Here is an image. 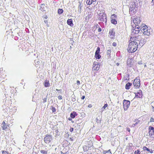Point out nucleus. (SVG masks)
Masks as SVG:
<instances>
[{
	"label": "nucleus",
	"instance_id": "1",
	"mask_svg": "<svg viewBox=\"0 0 154 154\" xmlns=\"http://www.w3.org/2000/svg\"><path fill=\"white\" fill-rule=\"evenodd\" d=\"M133 38H130L129 41V44L128 47V51L129 53H132L135 52L138 46V42L133 41Z\"/></svg>",
	"mask_w": 154,
	"mask_h": 154
},
{
	"label": "nucleus",
	"instance_id": "2",
	"mask_svg": "<svg viewBox=\"0 0 154 154\" xmlns=\"http://www.w3.org/2000/svg\"><path fill=\"white\" fill-rule=\"evenodd\" d=\"M137 9V3L131 2L130 4L129 13L131 15H133L136 12Z\"/></svg>",
	"mask_w": 154,
	"mask_h": 154
},
{
	"label": "nucleus",
	"instance_id": "3",
	"mask_svg": "<svg viewBox=\"0 0 154 154\" xmlns=\"http://www.w3.org/2000/svg\"><path fill=\"white\" fill-rule=\"evenodd\" d=\"M140 27H141L140 30L143 32L144 35H150V30L148 29V27L146 25L143 24H141Z\"/></svg>",
	"mask_w": 154,
	"mask_h": 154
},
{
	"label": "nucleus",
	"instance_id": "4",
	"mask_svg": "<svg viewBox=\"0 0 154 154\" xmlns=\"http://www.w3.org/2000/svg\"><path fill=\"white\" fill-rule=\"evenodd\" d=\"M98 19L101 21H105L106 23L107 21V17L106 14L104 13H100L98 14Z\"/></svg>",
	"mask_w": 154,
	"mask_h": 154
},
{
	"label": "nucleus",
	"instance_id": "5",
	"mask_svg": "<svg viewBox=\"0 0 154 154\" xmlns=\"http://www.w3.org/2000/svg\"><path fill=\"white\" fill-rule=\"evenodd\" d=\"M141 28V27H140V25H135V28L134 29V27H133V31H132V33L133 35L138 33L140 31L139 29L140 30Z\"/></svg>",
	"mask_w": 154,
	"mask_h": 154
},
{
	"label": "nucleus",
	"instance_id": "6",
	"mask_svg": "<svg viewBox=\"0 0 154 154\" xmlns=\"http://www.w3.org/2000/svg\"><path fill=\"white\" fill-rule=\"evenodd\" d=\"M130 101L129 100H124L123 101V106L125 110H126L129 108L130 104Z\"/></svg>",
	"mask_w": 154,
	"mask_h": 154
},
{
	"label": "nucleus",
	"instance_id": "7",
	"mask_svg": "<svg viewBox=\"0 0 154 154\" xmlns=\"http://www.w3.org/2000/svg\"><path fill=\"white\" fill-rule=\"evenodd\" d=\"M52 140V136L50 135H46L44 138V140L46 143H49Z\"/></svg>",
	"mask_w": 154,
	"mask_h": 154
},
{
	"label": "nucleus",
	"instance_id": "8",
	"mask_svg": "<svg viewBox=\"0 0 154 154\" xmlns=\"http://www.w3.org/2000/svg\"><path fill=\"white\" fill-rule=\"evenodd\" d=\"M149 135L152 138H154V128L150 126L149 127Z\"/></svg>",
	"mask_w": 154,
	"mask_h": 154
},
{
	"label": "nucleus",
	"instance_id": "9",
	"mask_svg": "<svg viewBox=\"0 0 154 154\" xmlns=\"http://www.w3.org/2000/svg\"><path fill=\"white\" fill-rule=\"evenodd\" d=\"M144 38V35H138L136 36L135 38L133 37L132 38H133V41H136L138 43L140 40H141L142 39V38Z\"/></svg>",
	"mask_w": 154,
	"mask_h": 154
},
{
	"label": "nucleus",
	"instance_id": "10",
	"mask_svg": "<svg viewBox=\"0 0 154 154\" xmlns=\"http://www.w3.org/2000/svg\"><path fill=\"white\" fill-rule=\"evenodd\" d=\"M140 80L139 79H136L134 80L133 85L136 88H139L140 86Z\"/></svg>",
	"mask_w": 154,
	"mask_h": 154
},
{
	"label": "nucleus",
	"instance_id": "11",
	"mask_svg": "<svg viewBox=\"0 0 154 154\" xmlns=\"http://www.w3.org/2000/svg\"><path fill=\"white\" fill-rule=\"evenodd\" d=\"M100 48L99 47H98L95 53V57L96 58L100 59L101 57V56L99 54Z\"/></svg>",
	"mask_w": 154,
	"mask_h": 154
},
{
	"label": "nucleus",
	"instance_id": "12",
	"mask_svg": "<svg viewBox=\"0 0 154 154\" xmlns=\"http://www.w3.org/2000/svg\"><path fill=\"white\" fill-rule=\"evenodd\" d=\"M140 17H137L134 19L133 20L134 23L136 25H140Z\"/></svg>",
	"mask_w": 154,
	"mask_h": 154
},
{
	"label": "nucleus",
	"instance_id": "13",
	"mask_svg": "<svg viewBox=\"0 0 154 154\" xmlns=\"http://www.w3.org/2000/svg\"><path fill=\"white\" fill-rule=\"evenodd\" d=\"M100 64V63L98 64L97 62H94L93 64V69L95 70H98L99 69Z\"/></svg>",
	"mask_w": 154,
	"mask_h": 154
},
{
	"label": "nucleus",
	"instance_id": "14",
	"mask_svg": "<svg viewBox=\"0 0 154 154\" xmlns=\"http://www.w3.org/2000/svg\"><path fill=\"white\" fill-rule=\"evenodd\" d=\"M109 34L110 38H113L115 34V32L114 31V29H112L110 30Z\"/></svg>",
	"mask_w": 154,
	"mask_h": 154
},
{
	"label": "nucleus",
	"instance_id": "15",
	"mask_svg": "<svg viewBox=\"0 0 154 154\" xmlns=\"http://www.w3.org/2000/svg\"><path fill=\"white\" fill-rule=\"evenodd\" d=\"M135 97L137 98H141L142 97V91L139 90L137 93H135Z\"/></svg>",
	"mask_w": 154,
	"mask_h": 154
},
{
	"label": "nucleus",
	"instance_id": "16",
	"mask_svg": "<svg viewBox=\"0 0 154 154\" xmlns=\"http://www.w3.org/2000/svg\"><path fill=\"white\" fill-rule=\"evenodd\" d=\"M146 40H145L144 38H143L141 40H140L139 41V43L138 45V46H139L140 47H142L143 45V44H144V43L146 42Z\"/></svg>",
	"mask_w": 154,
	"mask_h": 154
},
{
	"label": "nucleus",
	"instance_id": "17",
	"mask_svg": "<svg viewBox=\"0 0 154 154\" xmlns=\"http://www.w3.org/2000/svg\"><path fill=\"white\" fill-rule=\"evenodd\" d=\"M143 149L144 150H146L148 152L150 153H152L153 151H154V148L151 149H149V148H147L146 146H144L143 147Z\"/></svg>",
	"mask_w": 154,
	"mask_h": 154
},
{
	"label": "nucleus",
	"instance_id": "18",
	"mask_svg": "<svg viewBox=\"0 0 154 154\" xmlns=\"http://www.w3.org/2000/svg\"><path fill=\"white\" fill-rule=\"evenodd\" d=\"M96 0H87L86 3L88 5H91L92 4H95Z\"/></svg>",
	"mask_w": 154,
	"mask_h": 154
},
{
	"label": "nucleus",
	"instance_id": "19",
	"mask_svg": "<svg viewBox=\"0 0 154 154\" xmlns=\"http://www.w3.org/2000/svg\"><path fill=\"white\" fill-rule=\"evenodd\" d=\"M87 146L86 145H85L84 146H83V149L84 151H87L89 149V148H91V147H92V146H93V145H91V146Z\"/></svg>",
	"mask_w": 154,
	"mask_h": 154
},
{
	"label": "nucleus",
	"instance_id": "20",
	"mask_svg": "<svg viewBox=\"0 0 154 154\" xmlns=\"http://www.w3.org/2000/svg\"><path fill=\"white\" fill-rule=\"evenodd\" d=\"M77 113L75 112H72L70 115V117L72 118H74L76 116H77Z\"/></svg>",
	"mask_w": 154,
	"mask_h": 154
},
{
	"label": "nucleus",
	"instance_id": "21",
	"mask_svg": "<svg viewBox=\"0 0 154 154\" xmlns=\"http://www.w3.org/2000/svg\"><path fill=\"white\" fill-rule=\"evenodd\" d=\"M79 4L78 6V11L80 13L81 11L82 8L83 7V4H82L80 2H79Z\"/></svg>",
	"mask_w": 154,
	"mask_h": 154
},
{
	"label": "nucleus",
	"instance_id": "22",
	"mask_svg": "<svg viewBox=\"0 0 154 154\" xmlns=\"http://www.w3.org/2000/svg\"><path fill=\"white\" fill-rule=\"evenodd\" d=\"M67 23L68 24L70 25V26H72L73 25L72 19H68L67 20Z\"/></svg>",
	"mask_w": 154,
	"mask_h": 154
},
{
	"label": "nucleus",
	"instance_id": "23",
	"mask_svg": "<svg viewBox=\"0 0 154 154\" xmlns=\"http://www.w3.org/2000/svg\"><path fill=\"white\" fill-rule=\"evenodd\" d=\"M44 86L45 87H47L50 86V84L49 83V81L46 80L45 82Z\"/></svg>",
	"mask_w": 154,
	"mask_h": 154
},
{
	"label": "nucleus",
	"instance_id": "24",
	"mask_svg": "<svg viewBox=\"0 0 154 154\" xmlns=\"http://www.w3.org/2000/svg\"><path fill=\"white\" fill-rule=\"evenodd\" d=\"M132 85V83L130 82L128 83L126 85L125 88L128 90L130 88V86Z\"/></svg>",
	"mask_w": 154,
	"mask_h": 154
},
{
	"label": "nucleus",
	"instance_id": "25",
	"mask_svg": "<svg viewBox=\"0 0 154 154\" xmlns=\"http://www.w3.org/2000/svg\"><path fill=\"white\" fill-rule=\"evenodd\" d=\"M40 9L42 11H45V4H42L41 5V7Z\"/></svg>",
	"mask_w": 154,
	"mask_h": 154
},
{
	"label": "nucleus",
	"instance_id": "26",
	"mask_svg": "<svg viewBox=\"0 0 154 154\" xmlns=\"http://www.w3.org/2000/svg\"><path fill=\"white\" fill-rule=\"evenodd\" d=\"M52 133H53L54 134V136L56 137L57 135H59V133L58 130H55L54 131L51 132V134Z\"/></svg>",
	"mask_w": 154,
	"mask_h": 154
},
{
	"label": "nucleus",
	"instance_id": "27",
	"mask_svg": "<svg viewBox=\"0 0 154 154\" xmlns=\"http://www.w3.org/2000/svg\"><path fill=\"white\" fill-rule=\"evenodd\" d=\"M2 127L3 128V130H5L7 128V126L6 123H5L4 121H3L2 124Z\"/></svg>",
	"mask_w": 154,
	"mask_h": 154
},
{
	"label": "nucleus",
	"instance_id": "28",
	"mask_svg": "<svg viewBox=\"0 0 154 154\" xmlns=\"http://www.w3.org/2000/svg\"><path fill=\"white\" fill-rule=\"evenodd\" d=\"M111 23L114 24H116L117 23V22L115 19H111Z\"/></svg>",
	"mask_w": 154,
	"mask_h": 154
},
{
	"label": "nucleus",
	"instance_id": "29",
	"mask_svg": "<svg viewBox=\"0 0 154 154\" xmlns=\"http://www.w3.org/2000/svg\"><path fill=\"white\" fill-rule=\"evenodd\" d=\"M131 60L130 59H128L127 60V63L128 65L131 66Z\"/></svg>",
	"mask_w": 154,
	"mask_h": 154
},
{
	"label": "nucleus",
	"instance_id": "30",
	"mask_svg": "<svg viewBox=\"0 0 154 154\" xmlns=\"http://www.w3.org/2000/svg\"><path fill=\"white\" fill-rule=\"evenodd\" d=\"M108 106V104L106 103V104H105L104 105V106H103L101 108V110H102V111H104V109L106 108V107Z\"/></svg>",
	"mask_w": 154,
	"mask_h": 154
},
{
	"label": "nucleus",
	"instance_id": "31",
	"mask_svg": "<svg viewBox=\"0 0 154 154\" xmlns=\"http://www.w3.org/2000/svg\"><path fill=\"white\" fill-rule=\"evenodd\" d=\"M63 11L61 9H59L58 10V13L59 14H62L63 12Z\"/></svg>",
	"mask_w": 154,
	"mask_h": 154
},
{
	"label": "nucleus",
	"instance_id": "32",
	"mask_svg": "<svg viewBox=\"0 0 154 154\" xmlns=\"http://www.w3.org/2000/svg\"><path fill=\"white\" fill-rule=\"evenodd\" d=\"M140 152L139 149L135 150L134 152V154H140Z\"/></svg>",
	"mask_w": 154,
	"mask_h": 154
},
{
	"label": "nucleus",
	"instance_id": "33",
	"mask_svg": "<svg viewBox=\"0 0 154 154\" xmlns=\"http://www.w3.org/2000/svg\"><path fill=\"white\" fill-rule=\"evenodd\" d=\"M2 154H11L10 153H9L8 152H7L6 151H2Z\"/></svg>",
	"mask_w": 154,
	"mask_h": 154
},
{
	"label": "nucleus",
	"instance_id": "34",
	"mask_svg": "<svg viewBox=\"0 0 154 154\" xmlns=\"http://www.w3.org/2000/svg\"><path fill=\"white\" fill-rule=\"evenodd\" d=\"M41 152L43 154H47V152L43 150H41Z\"/></svg>",
	"mask_w": 154,
	"mask_h": 154
},
{
	"label": "nucleus",
	"instance_id": "35",
	"mask_svg": "<svg viewBox=\"0 0 154 154\" xmlns=\"http://www.w3.org/2000/svg\"><path fill=\"white\" fill-rule=\"evenodd\" d=\"M116 16L115 15V14H112L111 17V19H115V18H116Z\"/></svg>",
	"mask_w": 154,
	"mask_h": 154
},
{
	"label": "nucleus",
	"instance_id": "36",
	"mask_svg": "<svg viewBox=\"0 0 154 154\" xmlns=\"http://www.w3.org/2000/svg\"><path fill=\"white\" fill-rule=\"evenodd\" d=\"M47 95L43 99V103H45L47 101Z\"/></svg>",
	"mask_w": 154,
	"mask_h": 154
},
{
	"label": "nucleus",
	"instance_id": "37",
	"mask_svg": "<svg viewBox=\"0 0 154 154\" xmlns=\"http://www.w3.org/2000/svg\"><path fill=\"white\" fill-rule=\"evenodd\" d=\"M111 50H108L107 52V54L110 55L111 54Z\"/></svg>",
	"mask_w": 154,
	"mask_h": 154
},
{
	"label": "nucleus",
	"instance_id": "38",
	"mask_svg": "<svg viewBox=\"0 0 154 154\" xmlns=\"http://www.w3.org/2000/svg\"><path fill=\"white\" fill-rule=\"evenodd\" d=\"M52 112H55L56 111V109L54 107H52Z\"/></svg>",
	"mask_w": 154,
	"mask_h": 154
},
{
	"label": "nucleus",
	"instance_id": "39",
	"mask_svg": "<svg viewBox=\"0 0 154 154\" xmlns=\"http://www.w3.org/2000/svg\"><path fill=\"white\" fill-rule=\"evenodd\" d=\"M150 122H154V119L153 118L151 117L150 119Z\"/></svg>",
	"mask_w": 154,
	"mask_h": 154
},
{
	"label": "nucleus",
	"instance_id": "40",
	"mask_svg": "<svg viewBox=\"0 0 154 154\" xmlns=\"http://www.w3.org/2000/svg\"><path fill=\"white\" fill-rule=\"evenodd\" d=\"M76 99L75 97H72V101L74 102L75 101Z\"/></svg>",
	"mask_w": 154,
	"mask_h": 154
},
{
	"label": "nucleus",
	"instance_id": "41",
	"mask_svg": "<svg viewBox=\"0 0 154 154\" xmlns=\"http://www.w3.org/2000/svg\"><path fill=\"white\" fill-rule=\"evenodd\" d=\"M112 45L114 47H116L117 45V44H116V43L115 42H114L113 43Z\"/></svg>",
	"mask_w": 154,
	"mask_h": 154
},
{
	"label": "nucleus",
	"instance_id": "42",
	"mask_svg": "<svg viewBox=\"0 0 154 154\" xmlns=\"http://www.w3.org/2000/svg\"><path fill=\"white\" fill-rule=\"evenodd\" d=\"M58 98L59 100H61L62 99V97L60 95L58 97Z\"/></svg>",
	"mask_w": 154,
	"mask_h": 154
},
{
	"label": "nucleus",
	"instance_id": "43",
	"mask_svg": "<svg viewBox=\"0 0 154 154\" xmlns=\"http://www.w3.org/2000/svg\"><path fill=\"white\" fill-rule=\"evenodd\" d=\"M140 120H138L136 122V123H135V124H136V125H137V124H138L139 123H140Z\"/></svg>",
	"mask_w": 154,
	"mask_h": 154
},
{
	"label": "nucleus",
	"instance_id": "44",
	"mask_svg": "<svg viewBox=\"0 0 154 154\" xmlns=\"http://www.w3.org/2000/svg\"><path fill=\"white\" fill-rule=\"evenodd\" d=\"M76 84L77 85H79L80 84V82L79 80H77L76 82Z\"/></svg>",
	"mask_w": 154,
	"mask_h": 154
},
{
	"label": "nucleus",
	"instance_id": "45",
	"mask_svg": "<svg viewBox=\"0 0 154 154\" xmlns=\"http://www.w3.org/2000/svg\"><path fill=\"white\" fill-rule=\"evenodd\" d=\"M101 30H102V29H101V28H99L98 29V32H100L101 31Z\"/></svg>",
	"mask_w": 154,
	"mask_h": 154
},
{
	"label": "nucleus",
	"instance_id": "46",
	"mask_svg": "<svg viewBox=\"0 0 154 154\" xmlns=\"http://www.w3.org/2000/svg\"><path fill=\"white\" fill-rule=\"evenodd\" d=\"M73 128H71L69 130V131H70L71 132H72V131H73Z\"/></svg>",
	"mask_w": 154,
	"mask_h": 154
},
{
	"label": "nucleus",
	"instance_id": "47",
	"mask_svg": "<svg viewBox=\"0 0 154 154\" xmlns=\"http://www.w3.org/2000/svg\"><path fill=\"white\" fill-rule=\"evenodd\" d=\"M127 131L130 132V129L129 128H127Z\"/></svg>",
	"mask_w": 154,
	"mask_h": 154
},
{
	"label": "nucleus",
	"instance_id": "48",
	"mask_svg": "<svg viewBox=\"0 0 154 154\" xmlns=\"http://www.w3.org/2000/svg\"><path fill=\"white\" fill-rule=\"evenodd\" d=\"M85 96H83L82 97H81V99H82V100H83L85 99Z\"/></svg>",
	"mask_w": 154,
	"mask_h": 154
},
{
	"label": "nucleus",
	"instance_id": "49",
	"mask_svg": "<svg viewBox=\"0 0 154 154\" xmlns=\"http://www.w3.org/2000/svg\"><path fill=\"white\" fill-rule=\"evenodd\" d=\"M106 152H107H107H110V154H111V152L110 149H109V150H108V151H106Z\"/></svg>",
	"mask_w": 154,
	"mask_h": 154
},
{
	"label": "nucleus",
	"instance_id": "50",
	"mask_svg": "<svg viewBox=\"0 0 154 154\" xmlns=\"http://www.w3.org/2000/svg\"><path fill=\"white\" fill-rule=\"evenodd\" d=\"M98 23L101 26V27H102V26H101V25L102 24H103V23L102 22H99Z\"/></svg>",
	"mask_w": 154,
	"mask_h": 154
},
{
	"label": "nucleus",
	"instance_id": "51",
	"mask_svg": "<svg viewBox=\"0 0 154 154\" xmlns=\"http://www.w3.org/2000/svg\"><path fill=\"white\" fill-rule=\"evenodd\" d=\"M103 154H106V153H107V152H106V151H104L103 152Z\"/></svg>",
	"mask_w": 154,
	"mask_h": 154
},
{
	"label": "nucleus",
	"instance_id": "52",
	"mask_svg": "<svg viewBox=\"0 0 154 154\" xmlns=\"http://www.w3.org/2000/svg\"><path fill=\"white\" fill-rule=\"evenodd\" d=\"M136 125V124H135H135H132V127H134Z\"/></svg>",
	"mask_w": 154,
	"mask_h": 154
},
{
	"label": "nucleus",
	"instance_id": "53",
	"mask_svg": "<svg viewBox=\"0 0 154 154\" xmlns=\"http://www.w3.org/2000/svg\"><path fill=\"white\" fill-rule=\"evenodd\" d=\"M68 120H70V121L71 120H72V118L71 117V118H68Z\"/></svg>",
	"mask_w": 154,
	"mask_h": 154
},
{
	"label": "nucleus",
	"instance_id": "54",
	"mask_svg": "<svg viewBox=\"0 0 154 154\" xmlns=\"http://www.w3.org/2000/svg\"><path fill=\"white\" fill-rule=\"evenodd\" d=\"M116 65L117 66H119V63H116Z\"/></svg>",
	"mask_w": 154,
	"mask_h": 154
},
{
	"label": "nucleus",
	"instance_id": "55",
	"mask_svg": "<svg viewBox=\"0 0 154 154\" xmlns=\"http://www.w3.org/2000/svg\"><path fill=\"white\" fill-rule=\"evenodd\" d=\"M150 65H152V66H154V63H152L150 64Z\"/></svg>",
	"mask_w": 154,
	"mask_h": 154
},
{
	"label": "nucleus",
	"instance_id": "56",
	"mask_svg": "<svg viewBox=\"0 0 154 154\" xmlns=\"http://www.w3.org/2000/svg\"><path fill=\"white\" fill-rule=\"evenodd\" d=\"M63 145V147H66L67 146L66 145Z\"/></svg>",
	"mask_w": 154,
	"mask_h": 154
},
{
	"label": "nucleus",
	"instance_id": "57",
	"mask_svg": "<svg viewBox=\"0 0 154 154\" xmlns=\"http://www.w3.org/2000/svg\"><path fill=\"white\" fill-rule=\"evenodd\" d=\"M88 107H91V106L90 105H88Z\"/></svg>",
	"mask_w": 154,
	"mask_h": 154
},
{
	"label": "nucleus",
	"instance_id": "58",
	"mask_svg": "<svg viewBox=\"0 0 154 154\" xmlns=\"http://www.w3.org/2000/svg\"><path fill=\"white\" fill-rule=\"evenodd\" d=\"M44 22H45V23H47V21H46V20H45V21H44Z\"/></svg>",
	"mask_w": 154,
	"mask_h": 154
},
{
	"label": "nucleus",
	"instance_id": "59",
	"mask_svg": "<svg viewBox=\"0 0 154 154\" xmlns=\"http://www.w3.org/2000/svg\"><path fill=\"white\" fill-rule=\"evenodd\" d=\"M152 2L154 3V0H152Z\"/></svg>",
	"mask_w": 154,
	"mask_h": 154
},
{
	"label": "nucleus",
	"instance_id": "60",
	"mask_svg": "<svg viewBox=\"0 0 154 154\" xmlns=\"http://www.w3.org/2000/svg\"><path fill=\"white\" fill-rule=\"evenodd\" d=\"M60 90H58L57 89H56V91H60Z\"/></svg>",
	"mask_w": 154,
	"mask_h": 154
},
{
	"label": "nucleus",
	"instance_id": "61",
	"mask_svg": "<svg viewBox=\"0 0 154 154\" xmlns=\"http://www.w3.org/2000/svg\"><path fill=\"white\" fill-rule=\"evenodd\" d=\"M144 67H146V65H144Z\"/></svg>",
	"mask_w": 154,
	"mask_h": 154
},
{
	"label": "nucleus",
	"instance_id": "62",
	"mask_svg": "<svg viewBox=\"0 0 154 154\" xmlns=\"http://www.w3.org/2000/svg\"><path fill=\"white\" fill-rule=\"evenodd\" d=\"M97 26H98V27H99V26H98V25H97ZM97 27L98 26H97Z\"/></svg>",
	"mask_w": 154,
	"mask_h": 154
},
{
	"label": "nucleus",
	"instance_id": "63",
	"mask_svg": "<svg viewBox=\"0 0 154 154\" xmlns=\"http://www.w3.org/2000/svg\"><path fill=\"white\" fill-rule=\"evenodd\" d=\"M153 111H154V110H153Z\"/></svg>",
	"mask_w": 154,
	"mask_h": 154
}]
</instances>
